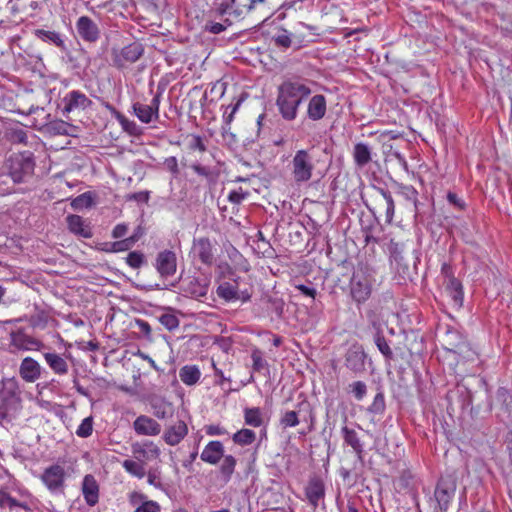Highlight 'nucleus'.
Masks as SVG:
<instances>
[{
	"mask_svg": "<svg viewBox=\"0 0 512 512\" xmlns=\"http://www.w3.org/2000/svg\"><path fill=\"white\" fill-rule=\"evenodd\" d=\"M214 12L227 25H232L250 14L265 20L270 8L266 0H215Z\"/></svg>",
	"mask_w": 512,
	"mask_h": 512,
	"instance_id": "obj_1",
	"label": "nucleus"
},
{
	"mask_svg": "<svg viewBox=\"0 0 512 512\" xmlns=\"http://www.w3.org/2000/svg\"><path fill=\"white\" fill-rule=\"evenodd\" d=\"M311 88L299 80L287 79L278 86L276 106L286 121H294L303 100L311 94Z\"/></svg>",
	"mask_w": 512,
	"mask_h": 512,
	"instance_id": "obj_2",
	"label": "nucleus"
},
{
	"mask_svg": "<svg viewBox=\"0 0 512 512\" xmlns=\"http://www.w3.org/2000/svg\"><path fill=\"white\" fill-rule=\"evenodd\" d=\"M375 285V270L366 262H358L348 284L349 296L358 308L371 298Z\"/></svg>",
	"mask_w": 512,
	"mask_h": 512,
	"instance_id": "obj_3",
	"label": "nucleus"
},
{
	"mask_svg": "<svg viewBox=\"0 0 512 512\" xmlns=\"http://www.w3.org/2000/svg\"><path fill=\"white\" fill-rule=\"evenodd\" d=\"M21 406L18 381L15 378L4 379L0 388V423L10 422Z\"/></svg>",
	"mask_w": 512,
	"mask_h": 512,
	"instance_id": "obj_4",
	"label": "nucleus"
},
{
	"mask_svg": "<svg viewBox=\"0 0 512 512\" xmlns=\"http://www.w3.org/2000/svg\"><path fill=\"white\" fill-rule=\"evenodd\" d=\"M317 149L311 146L307 149H299L295 152L291 165L292 177L295 183L301 184L311 180L316 164L319 162Z\"/></svg>",
	"mask_w": 512,
	"mask_h": 512,
	"instance_id": "obj_5",
	"label": "nucleus"
},
{
	"mask_svg": "<svg viewBox=\"0 0 512 512\" xmlns=\"http://www.w3.org/2000/svg\"><path fill=\"white\" fill-rule=\"evenodd\" d=\"M35 158L31 151L13 153L6 161L8 175L14 183H25L35 170Z\"/></svg>",
	"mask_w": 512,
	"mask_h": 512,
	"instance_id": "obj_6",
	"label": "nucleus"
},
{
	"mask_svg": "<svg viewBox=\"0 0 512 512\" xmlns=\"http://www.w3.org/2000/svg\"><path fill=\"white\" fill-rule=\"evenodd\" d=\"M132 452L134 460H130V474L141 479L146 475L147 463L160 456V449L152 441H144L134 443Z\"/></svg>",
	"mask_w": 512,
	"mask_h": 512,
	"instance_id": "obj_7",
	"label": "nucleus"
},
{
	"mask_svg": "<svg viewBox=\"0 0 512 512\" xmlns=\"http://www.w3.org/2000/svg\"><path fill=\"white\" fill-rule=\"evenodd\" d=\"M342 360L347 371L356 377L364 375L368 366L372 365V359L365 351L364 346L357 341L351 343L345 349Z\"/></svg>",
	"mask_w": 512,
	"mask_h": 512,
	"instance_id": "obj_8",
	"label": "nucleus"
},
{
	"mask_svg": "<svg viewBox=\"0 0 512 512\" xmlns=\"http://www.w3.org/2000/svg\"><path fill=\"white\" fill-rule=\"evenodd\" d=\"M457 488L456 480L452 476H442L438 480L430 506L433 512H447L455 497Z\"/></svg>",
	"mask_w": 512,
	"mask_h": 512,
	"instance_id": "obj_9",
	"label": "nucleus"
},
{
	"mask_svg": "<svg viewBox=\"0 0 512 512\" xmlns=\"http://www.w3.org/2000/svg\"><path fill=\"white\" fill-rule=\"evenodd\" d=\"M240 277L219 283L216 289L217 296L226 303L240 301L247 303L252 298L251 288H241Z\"/></svg>",
	"mask_w": 512,
	"mask_h": 512,
	"instance_id": "obj_10",
	"label": "nucleus"
},
{
	"mask_svg": "<svg viewBox=\"0 0 512 512\" xmlns=\"http://www.w3.org/2000/svg\"><path fill=\"white\" fill-rule=\"evenodd\" d=\"M134 102L132 109L134 115L144 124L151 123L154 119L159 118L160 94L153 95L150 104H144L141 101L137 91L134 89Z\"/></svg>",
	"mask_w": 512,
	"mask_h": 512,
	"instance_id": "obj_11",
	"label": "nucleus"
},
{
	"mask_svg": "<svg viewBox=\"0 0 512 512\" xmlns=\"http://www.w3.org/2000/svg\"><path fill=\"white\" fill-rule=\"evenodd\" d=\"M154 267L163 279L173 277L177 272V255L173 250L164 249L157 253Z\"/></svg>",
	"mask_w": 512,
	"mask_h": 512,
	"instance_id": "obj_12",
	"label": "nucleus"
},
{
	"mask_svg": "<svg viewBox=\"0 0 512 512\" xmlns=\"http://www.w3.org/2000/svg\"><path fill=\"white\" fill-rule=\"evenodd\" d=\"M180 289L186 296L194 299L205 297L209 288V279L207 277L188 276L184 279L179 278Z\"/></svg>",
	"mask_w": 512,
	"mask_h": 512,
	"instance_id": "obj_13",
	"label": "nucleus"
},
{
	"mask_svg": "<svg viewBox=\"0 0 512 512\" xmlns=\"http://www.w3.org/2000/svg\"><path fill=\"white\" fill-rule=\"evenodd\" d=\"M375 191L377 195L374 198V207H367L373 214L384 211L386 222L391 223L395 212V203L393 197L391 193L384 188L375 187Z\"/></svg>",
	"mask_w": 512,
	"mask_h": 512,
	"instance_id": "obj_14",
	"label": "nucleus"
},
{
	"mask_svg": "<svg viewBox=\"0 0 512 512\" xmlns=\"http://www.w3.org/2000/svg\"><path fill=\"white\" fill-rule=\"evenodd\" d=\"M42 346L43 344L41 341L27 335L23 329H18L10 333L9 351L11 353L39 350Z\"/></svg>",
	"mask_w": 512,
	"mask_h": 512,
	"instance_id": "obj_15",
	"label": "nucleus"
},
{
	"mask_svg": "<svg viewBox=\"0 0 512 512\" xmlns=\"http://www.w3.org/2000/svg\"><path fill=\"white\" fill-rule=\"evenodd\" d=\"M64 478L65 470L58 464L46 468L41 476L43 483L53 493L63 491Z\"/></svg>",
	"mask_w": 512,
	"mask_h": 512,
	"instance_id": "obj_16",
	"label": "nucleus"
},
{
	"mask_svg": "<svg viewBox=\"0 0 512 512\" xmlns=\"http://www.w3.org/2000/svg\"><path fill=\"white\" fill-rule=\"evenodd\" d=\"M79 37L88 43H95L100 39L101 31L96 22L88 16H81L76 22Z\"/></svg>",
	"mask_w": 512,
	"mask_h": 512,
	"instance_id": "obj_17",
	"label": "nucleus"
},
{
	"mask_svg": "<svg viewBox=\"0 0 512 512\" xmlns=\"http://www.w3.org/2000/svg\"><path fill=\"white\" fill-rule=\"evenodd\" d=\"M62 104V112L66 115L73 111L85 110L92 104V101L84 93L73 90L65 95Z\"/></svg>",
	"mask_w": 512,
	"mask_h": 512,
	"instance_id": "obj_18",
	"label": "nucleus"
},
{
	"mask_svg": "<svg viewBox=\"0 0 512 512\" xmlns=\"http://www.w3.org/2000/svg\"><path fill=\"white\" fill-rule=\"evenodd\" d=\"M305 496L309 504L317 507L320 500L325 497V484L320 476L314 475L309 478L307 486L305 487Z\"/></svg>",
	"mask_w": 512,
	"mask_h": 512,
	"instance_id": "obj_19",
	"label": "nucleus"
},
{
	"mask_svg": "<svg viewBox=\"0 0 512 512\" xmlns=\"http://www.w3.org/2000/svg\"><path fill=\"white\" fill-rule=\"evenodd\" d=\"M327 113V100L322 94H316L309 99L306 116L309 120L317 122L322 120Z\"/></svg>",
	"mask_w": 512,
	"mask_h": 512,
	"instance_id": "obj_20",
	"label": "nucleus"
},
{
	"mask_svg": "<svg viewBox=\"0 0 512 512\" xmlns=\"http://www.w3.org/2000/svg\"><path fill=\"white\" fill-rule=\"evenodd\" d=\"M188 434V426L183 420L168 426L162 435V439L170 446L178 445Z\"/></svg>",
	"mask_w": 512,
	"mask_h": 512,
	"instance_id": "obj_21",
	"label": "nucleus"
},
{
	"mask_svg": "<svg viewBox=\"0 0 512 512\" xmlns=\"http://www.w3.org/2000/svg\"><path fill=\"white\" fill-rule=\"evenodd\" d=\"M341 435L344 441V444L350 446L353 449V452L356 454L357 460L363 464L364 463V445L360 440L358 433L348 426H343L341 428Z\"/></svg>",
	"mask_w": 512,
	"mask_h": 512,
	"instance_id": "obj_22",
	"label": "nucleus"
},
{
	"mask_svg": "<svg viewBox=\"0 0 512 512\" xmlns=\"http://www.w3.org/2000/svg\"><path fill=\"white\" fill-rule=\"evenodd\" d=\"M194 255L199 261L207 266H211L214 262L213 247L211 241L207 237H201L194 240L193 243Z\"/></svg>",
	"mask_w": 512,
	"mask_h": 512,
	"instance_id": "obj_23",
	"label": "nucleus"
},
{
	"mask_svg": "<svg viewBox=\"0 0 512 512\" xmlns=\"http://www.w3.org/2000/svg\"><path fill=\"white\" fill-rule=\"evenodd\" d=\"M133 427L138 435L156 436L161 432V425L155 419L146 415L138 416L133 423Z\"/></svg>",
	"mask_w": 512,
	"mask_h": 512,
	"instance_id": "obj_24",
	"label": "nucleus"
},
{
	"mask_svg": "<svg viewBox=\"0 0 512 512\" xmlns=\"http://www.w3.org/2000/svg\"><path fill=\"white\" fill-rule=\"evenodd\" d=\"M372 330H373V342L376 345L379 352L383 355L386 361H391L394 359V353L390 347L389 342L384 336L383 330L381 328V324L377 321L372 322Z\"/></svg>",
	"mask_w": 512,
	"mask_h": 512,
	"instance_id": "obj_25",
	"label": "nucleus"
},
{
	"mask_svg": "<svg viewBox=\"0 0 512 512\" xmlns=\"http://www.w3.org/2000/svg\"><path fill=\"white\" fill-rule=\"evenodd\" d=\"M127 12L128 7L124 0H114L109 10L108 19L112 25L120 29H125L127 26Z\"/></svg>",
	"mask_w": 512,
	"mask_h": 512,
	"instance_id": "obj_26",
	"label": "nucleus"
},
{
	"mask_svg": "<svg viewBox=\"0 0 512 512\" xmlns=\"http://www.w3.org/2000/svg\"><path fill=\"white\" fill-rule=\"evenodd\" d=\"M224 446L221 441L213 440L208 442L200 454V458L203 462L211 465H216L224 457Z\"/></svg>",
	"mask_w": 512,
	"mask_h": 512,
	"instance_id": "obj_27",
	"label": "nucleus"
},
{
	"mask_svg": "<svg viewBox=\"0 0 512 512\" xmlns=\"http://www.w3.org/2000/svg\"><path fill=\"white\" fill-rule=\"evenodd\" d=\"M66 223L71 233L83 237L91 238L93 236L92 229L81 216L70 214L66 217Z\"/></svg>",
	"mask_w": 512,
	"mask_h": 512,
	"instance_id": "obj_28",
	"label": "nucleus"
},
{
	"mask_svg": "<svg viewBox=\"0 0 512 512\" xmlns=\"http://www.w3.org/2000/svg\"><path fill=\"white\" fill-rule=\"evenodd\" d=\"M82 494L89 506H94L99 500V485L93 475L88 474L82 482Z\"/></svg>",
	"mask_w": 512,
	"mask_h": 512,
	"instance_id": "obj_29",
	"label": "nucleus"
},
{
	"mask_svg": "<svg viewBox=\"0 0 512 512\" xmlns=\"http://www.w3.org/2000/svg\"><path fill=\"white\" fill-rule=\"evenodd\" d=\"M19 374L26 382H35L40 377L41 367L36 360L26 357L20 364Z\"/></svg>",
	"mask_w": 512,
	"mask_h": 512,
	"instance_id": "obj_30",
	"label": "nucleus"
},
{
	"mask_svg": "<svg viewBox=\"0 0 512 512\" xmlns=\"http://www.w3.org/2000/svg\"><path fill=\"white\" fill-rule=\"evenodd\" d=\"M152 341V330L150 324L141 318H130V338Z\"/></svg>",
	"mask_w": 512,
	"mask_h": 512,
	"instance_id": "obj_31",
	"label": "nucleus"
},
{
	"mask_svg": "<svg viewBox=\"0 0 512 512\" xmlns=\"http://www.w3.org/2000/svg\"><path fill=\"white\" fill-rule=\"evenodd\" d=\"M445 289L452 300L453 306L460 309L464 302V290L461 281L459 279L447 281L445 282Z\"/></svg>",
	"mask_w": 512,
	"mask_h": 512,
	"instance_id": "obj_32",
	"label": "nucleus"
},
{
	"mask_svg": "<svg viewBox=\"0 0 512 512\" xmlns=\"http://www.w3.org/2000/svg\"><path fill=\"white\" fill-rule=\"evenodd\" d=\"M353 159L357 167H365L372 160L371 147L363 142L356 143L353 149Z\"/></svg>",
	"mask_w": 512,
	"mask_h": 512,
	"instance_id": "obj_33",
	"label": "nucleus"
},
{
	"mask_svg": "<svg viewBox=\"0 0 512 512\" xmlns=\"http://www.w3.org/2000/svg\"><path fill=\"white\" fill-rule=\"evenodd\" d=\"M130 501L132 503L141 502V505L134 512H160V505L153 500H148L143 493L136 491L131 493Z\"/></svg>",
	"mask_w": 512,
	"mask_h": 512,
	"instance_id": "obj_34",
	"label": "nucleus"
},
{
	"mask_svg": "<svg viewBox=\"0 0 512 512\" xmlns=\"http://www.w3.org/2000/svg\"><path fill=\"white\" fill-rule=\"evenodd\" d=\"M236 465L237 459L233 455L229 454L224 455V457H222V462L219 466V475L220 479L225 484L231 481L232 476L235 472Z\"/></svg>",
	"mask_w": 512,
	"mask_h": 512,
	"instance_id": "obj_35",
	"label": "nucleus"
},
{
	"mask_svg": "<svg viewBox=\"0 0 512 512\" xmlns=\"http://www.w3.org/2000/svg\"><path fill=\"white\" fill-rule=\"evenodd\" d=\"M34 34L38 39L48 44H52L63 51L66 50L65 42L60 33L56 31L37 29L35 30Z\"/></svg>",
	"mask_w": 512,
	"mask_h": 512,
	"instance_id": "obj_36",
	"label": "nucleus"
},
{
	"mask_svg": "<svg viewBox=\"0 0 512 512\" xmlns=\"http://www.w3.org/2000/svg\"><path fill=\"white\" fill-rule=\"evenodd\" d=\"M179 377L185 385L192 386L199 381L201 372L196 365H185L180 369Z\"/></svg>",
	"mask_w": 512,
	"mask_h": 512,
	"instance_id": "obj_37",
	"label": "nucleus"
},
{
	"mask_svg": "<svg viewBox=\"0 0 512 512\" xmlns=\"http://www.w3.org/2000/svg\"><path fill=\"white\" fill-rule=\"evenodd\" d=\"M151 408L153 415L158 419H167L173 415V407L171 403L164 401L163 399H153L151 401Z\"/></svg>",
	"mask_w": 512,
	"mask_h": 512,
	"instance_id": "obj_38",
	"label": "nucleus"
},
{
	"mask_svg": "<svg viewBox=\"0 0 512 512\" xmlns=\"http://www.w3.org/2000/svg\"><path fill=\"white\" fill-rule=\"evenodd\" d=\"M297 407L299 408V412H306L307 416L303 418V421L308 422L307 431L300 432L301 435L305 436L307 433H310L315 430L316 426V415L313 407L311 404L303 400L297 404Z\"/></svg>",
	"mask_w": 512,
	"mask_h": 512,
	"instance_id": "obj_39",
	"label": "nucleus"
},
{
	"mask_svg": "<svg viewBox=\"0 0 512 512\" xmlns=\"http://www.w3.org/2000/svg\"><path fill=\"white\" fill-rule=\"evenodd\" d=\"M44 358L50 368L56 374H66L68 372V365L66 361L56 353H46Z\"/></svg>",
	"mask_w": 512,
	"mask_h": 512,
	"instance_id": "obj_40",
	"label": "nucleus"
},
{
	"mask_svg": "<svg viewBox=\"0 0 512 512\" xmlns=\"http://www.w3.org/2000/svg\"><path fill=\"white\" fill-rule=\"evenodd\" d=\"M264 301L268 312L275 314L277 319L283 318L285 302L282 298L276 296H266Z\"/></svg>",
	"mask_w": 512,
	"mask_h": 512,
	"instance_id": "obj_41",
	"label": "nucleus"
},
{
	"mask_svg": "<svg viewBox=\"0 0 512 512\" xmlns=\"http://www.w3.org/2000/svg\"><path fill=\"white\" fill-rule=\"evenodd\" d=\"M191 169L199 176L206 179L209 185H214L217 181L219 173L209 166H204L198 162L191 165Z\"/></svg>",
	"mask_w": 512,
	"mask_h": 512,
	"instance_id": "obj_42",
	"label": "nucleus"
},
{
	"mask_svg": "<svg viewBox=\"0 0 512 512\" xmlns=\"http://www.w3.org/2000/svg\"><path fill=\"white\" fill-rule=\"evenodd\" d=\"M244 422L248 426L260 427L263 424L262 411L259 407L244 409Z\"/></svg>",
	"mask_w": 512,
	"mask_h": 512,
	"instance_id": "obj_43",
	"label": "nucleus"
},
{
	"mask_svg": "<svg viewBox=\"0 0 512 512\" xmlns=\"http://www.w3.org/2000/svg\"><path fill=\"white\" fill-rule=\"evenodd\" d=\"M301 412L295 410H286L281 413L279 418V425L282 429H288L296 427L300 423V415Z\"/></svg>",
	"mask_w": 512,
	"mask_h": 512,
	"instance_id": "obj_44",
	"label": "nucleus"
},
{
	"mask_svg": "<svg viewBox=\"0 0 512 512\" xmlns=\"http://www.w3.org/2000/svg\"><path fill=\"white\" fill-rule=\"evenodd\" d=\"M232 440L237 445L248 446L256 440V434L251 429L243 428L232 435Z\"/></svg>",
	"mask_w": 512,
	"mask_h": 512,
	"instance_id": "obj_45",
	"label": "nucleus"
},
{
	"mask_svg": "<svg viewBox=\"0 0 512 512\" xmlns=\"http://www.w3.org/2000/svg\"><path fill=\"white\" fill-rule=\"evenodd\" d=\"M458 393H459V398H460L462 409H469L471 415L477 414L478 409H475L472 405L473 395H472L471 390L468 387H466L465 385H461V386H458Z\"/></svg>",
	"mask_w": 512,
	"mask_h": 512,
	"instance_id": "obj_46",
	"label": "nucleus"
},
{
	"mask_svg": "<svg viewBox=\"0 0 512 512\" xmlns=\"http://www.w3.org/2000/svg\"><path fill=\"white\" fill-rule=\"evenodd\" d=\"M368 412L374 415H383L386 410L385 395L382 389H378V392L374 396L371 405L368 407Z\"/></svg>",
	"mask_w": 512,
	"mask_h": 512,
	"instance_id": "obj_47",
	"label": "nucleus"
},
{
	"mask_svg": "<svg viewBox=\"0 0 512 512\" xmlns=\"http://www.w3.org/2000/svg\"><path fill=\"white\" fill-rule=\"evenodd\" d=\"M367 384L362 380H356L347 387V392L351 394L357 401H361L367 395Z\"/></svg>",
	"mask_w": 512,
	"mask_h": 512,
	"instance_id": "obj_48",
	"label": "nucleus"
},
{
	"mask_svg": "<svg viewBox=\"0 0 512 512\" xmlns=\"http://www.w3.org/2000/svg\"><path fill=\"white\" fill-rule=\"evenodd\" d=\"M94 204V198L91 192H85L71 201V207L74 210L90 208Z\"/></svg>",
	"mask_w": 512,
	"mask_h": 512,
	"instance_id": "obj_49",
	"label": "nucleus"
},
{
	"mask_svg": "<svg viewBox=\"0 0 512 512\" xmlns=\"http://www.w3.org/2000/svg\"><path fill=\"white\" fill-rule=\"evenodd\" d=\"M5 136L12 144H27V132L20 127L8 129Z\"/></svg>",
	"mask_w": 512,
	"mask_h": 512,
	"instance_id": "obj_50",
	"label": "nucleus"
},
{
	"mask_svg": "<svg viewBox=\"0 0 512 512\" xmlns=\"http://www.w3.org/2000/svg\"><path fill=\"white\" fill-rule=\"evenodd\" d=\"M128 62V47L112 48V63L117 68H125Z\"/></svg>",
	"mask_w": 512,
	"mask_h": 512,
	"instance_id": "obj_51",
	"label": "nucleus"
},
{
	"mask_svg": "<svg viewBox=\"0 0 512 512\" xmlns=\"http://www.w3.org/2000/svg\"><path fill=\"white\" fill-rule=\"evenodd\" d=\"M496 401L505 412H510L512 408V395L506 388L500 387L497 389Z\"/></svg>",
	"mask_w": 512,
	"mask_h": 512,
	"instance_id": "obj_52",
	"label": "nucleus"
},
{
	"mask_svg": "<svg viewBox=\"0 0 512 512\" xmlns=\"http://www.w3.org/2000/svg\"><path fill=\"white\" fill-rule=\"evenodd\" d=\"M247 93H242L235 103H231L227 106L224 112L223 119L226 124H230L233 121L234 114L237 112L242 102L247 98Z\"/></svg>",
	"mask_w": 512,
	"mask_h": 512,
	"instance_id": "obj_53",
	"label": "nucleus"
},
{
	"mask_svg": "<svg viewBox=\"0 0 512 512\" xmlns=\"http://www.w3.org/2000/svg\"><path fill=\"white\" fill-rule=\"evenodd\" d=\"M251 359L254 372H261L264 368L268 367L267 361L263 358V352L258 348L252 350Z\"/></svg>",
	"mask_w": 512,
	"mask_h": 512,
	"instance_id": "obj_54",
	"label": "nucleus"
},
{
	"mask_svg": "<svg viewBox=\"0 0 512 512\" xmlns=\"http://www.w3.org/2000/svg\"><path fill=\"white\" fill-rule=\"evenodd\" d=\"M387 249H388L390 258L392 260H394L397 263L402 261V259H403L402 253L404 250L403 243L396 242L394 239H391L388 244Z\"/></svg>",
	"mask_w": 512,
	"mask_h": 512,
	"instance_id": "obj_55",
	"label": "nucleus"
},
{
	"mask_svg": "<svg viewBox=\"0 0 512 512\" xmlns=\"http://www.w3.org/2000/svg\"><path fill=\"white\" fill-rule=\"evenodd\" d=\"M72 126L65 121L56 120L48 125V130L55 135H69V130Z\"/></svg>",
	"mask_w": 512,
	"mask_h": 512,
	"instance_id": "obj_56",
	"label": "nucleus"
},
{
	"mask_svg": "<svg viewBox=\"0 0 512 512\" xmlns=\"http://www.w3.org/2000/svg\"><path fill=\"white\" fill-rule=\"evenodd\" d=\"M159 322L169 331H173L179 327V318L172 313H164L159 317Z\"/></svg>",
	"mask_w": 512,
	"mask_h": 512,
	"instance_id": "obj_57",
	"label": "nucleus"
},
{
	"mask_svg": "<svg viewBox=\"0 0 512 512\" xmlns=\"http://www.w3.org/2000/svg\"><path fill=\"white\" fill-rule=\"evenodd\" d=\"M147 482L154 486L155 488L162 489L163 485L161 483V471L159 467H150L148 470L146 469Z\"/></svg>",
	"mask_w": 512,
	"mask_h": 512,
	"instance_id": "obj_58",
	"label": "nucleus"
},
{
	"mask_svg": "<svg viewBox=\"0 0 512 512\" xmlns=\"http://www.w3.org/2000/svg\"><path fill=\"white\" fill-rule=\"evenodd\" d=\"M401 195L408 201L413 202L415 210L418 211V192L411 185H402L400 187Z\"/></svg>",
	"mask_w": 512,
	"mask_h": 512,
	"instance_id": "obj_59",
	"label": "nucleus"
},
{
	"mask_svg": "<svg viewBox=\"0 0 512 512\" xmlns=\"http://www.w3.org/2000/svg\"><path fill=\"white\" fill-rule=\"evenodd\" d=\"M93 431V418H85L76 430V435L81 438H87L92 434Z\"/></svg>",
	"mask_w": 512,
	"mask_h": 512,
	"instance_id": "obj_60",
	"label": "nucleus"
},
{
	"mask_svg": "<svg viewBox=\"0 0 512 512\" xmlns=\"http://www.w3.org/2000/svg\"><path fill=\"white\" fill-rule=\"evenodd\" d=\"M148 260L143 252L141 251H130V268L138 269L142 266H146Z\"/></svg>",
	"mask_w": 512,
	"mask_h": 512,
	"instance_id": "obj_61",
	"label": "nucleus"
},
{
	"mask_svg": "<svg viewBox=\"0 0 512 512\" xmlns=\"http://www.w3.org/2000/svg\"><path fill=\"white\" fill-rule=\"evenodd\" d=\"M374 231L375 225L373 223L362 226V233L366 245L370 243L378 244L380 242V239L375 235Z\"/></svg>",
	"mask_w": 512,
	"mask_h": 512,
	"instance_id": "obj_62",
	"label": "nucleus"
},
{
	"mask_svg": "<svg viewBox=\"0 0 512 512\" xmlns=\"http://www.w3.org/2000/svg\"><path fill=\"white\" fill-rule=\"evenodd\" d=\"M413 475L409 470L402 471L398 478V486L401 490H410L413 485Z\"/></svg>",
	"mask_w": 512,
	"mask_h": 512,
	"instance_id": "obj_63",
	"label": "nucleus"
},
{
	"mask_svg": "<svg viewBox=\"0 0 512 512\" xmlns=\"http://www.w3.org/2000/svg\"><path fill=\"white\" fill-rule=\"evenodd\" d=\"M504 445L505 453L508 455L507 468H509V473H512V431H508L505 434ZM503 469H506V467H504Z\"/></svg>",
	"mask_w": 512,
	"mask_h": 512,
	"instance_id": "obj_64",
	"label": "nucleus"
}]
</instances>
